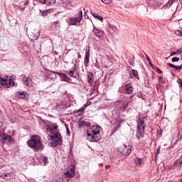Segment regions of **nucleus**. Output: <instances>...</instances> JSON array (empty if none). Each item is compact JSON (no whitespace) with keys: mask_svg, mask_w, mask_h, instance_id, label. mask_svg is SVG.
Returning <instances> with one entry per match:
<instances>
[{"mask_svg":"<svg viewBox=\"0 0 182 182\" xmlns=\"http://www.w3.org/2000/svg\"><path fill=\"white\" fill-rule=\"evenodd\" d=\"M8 83H9V80L0 77V87H2L4 86H6L7 87H9V86L8 85L9 84Z\"/></svg>","mask_w":182,"mask_h":182,"instance_id":"16","label":"nucleus"},{"mask_svg":"<svg viewBox=\"0 0 182 182\" xmlns=\"http://www.w3.org/2000/svg\"><path fill=\"white\" fill-rule=\"evenodd\" d=\"M132 97H133V95H132V96H131V99H132Z\"/></svg>","mask_w":182,"mask_h":182,"instance_id":"52","label":"nucleus"},{"mask_svg":"<svg viewBox=\"0 0 182 182\" xmlns=\"http://www.w3.org/2000/svg\"><path fill=\"white\" fill-rule=\"evenodd\" d=\"M168 4H169V6H171V5H173V4H174L173 1H172V0H169V1H168Z\"/></svg>","mask_w":182,"mask_h":182,"instance_id":"41","label":"nucleus"},{"mask_svg":"<svg viewBox=\"0 0 182 182\" xmlns=\"http://www.w3.org/2000/svg\"><path fill=\"white\" fill-rule=\"evenodd\" d=\"M87 82H88V83L93 82V74L92 73H87Z\"/></svg>","mask_w":182,"mask_h":182,"instance_id":"21","label":"nucleus"},{"mask_svg":"<svg viewBox=\"0 0 182 182\" xmlns=\"http://www.w3.org/2000/svg\"><path fill=\"white\" fill-rule=\"evenodd\" d=\"M22 82L25 86H29V83L32 82V78L26 77V75H23L22 77Z\"/></svg>","mask_w":182,"mask_h":182,"instance_id":"15","label":"nucleus"},{"mask_svg":"<svg viewBox=\"0 0 182 182\" xmlns=\"http://www.w3.org/2000/svg\"><path fill=\"white\" fill-rule=\"evenodd\" d=\"M170 4H168V2H167L164 6V8H170L171 6H169Z\"/></svg>","mask_w":182,"mask_h":182,"instance_id":"37","label":"nucleus"},{"mask_svg":"<svg viewBox=\"0 0 182 182\" xmlns=\"http://www.w3.org/2000/svg\"><path fill=\"white\" fill-rule=\"evenodd\" d=\"M29 1L24 0L23 1H21L19 4V8L21 11H24L25 6L28 4Z\"/></svg>","mask_w":182,"mask_h":182,"instance_id":"18","label":"nucleus"},{"mask_svg":"<svg viewBox=\"0 0 182 182\" xmlns=\"http://www.w3.org/2000/svg\"><path fill=\"white\" fill-rule=\"evenodd\" d=\"M65 176L68 178L75 177L76 176V172L75 171V168H67Z\"/></svg>","mask_w":182,"mask_h":182,"instance_id":"8","label":"nucleus"},{"mask_svg":"<svg viewBox=\"0 0 182 182\" xmlns=\"http://www.w3.org/2000/svg\"><path fill=\"white\" fill-rule=\"evenodd\" d=\"M56 74L58 75V76H60L63 82H70V80H72L69 77H68L63 73H56Z\"/></svg>","mask_w":182,"mask_h":182,"instance_id":"10","label":"nucleus"},{"mask_svg":"<svg viewBox=\"0 0 182 182\" xmlns=\"http://www.w3.org/2000/svg\"><path fill=\"white\" fill-rule=\"evenodd\" d=\"M2 177L4 180H12L15 178V174L12 173H5L2 174Z\"/></svg>","mask_w":182,"mask_h":182,"instance_id":"13","label":"nucleus"},{"mask_svg":"<svg viewBox=\"0 0 182 182\" xmlns=\"http://www.w3.org/2000/svg\"><path fill=\"white\" fill-rule=\"evenodd\" d=\"M90 105H92V102H86L83 107L78 109L75 113H84L85 112V109H86V107H87L88 106H90Z\"/></svg>","mask_w":182,"mask_h":182,"instance_id":"17","label":"nucleus"},{"mask_svg":"<svg viewBox=\"0 0 182 182\" xmlns=\"http://www.w3.org/2000/svg\"><path fill=\"white\" fill-rule=\"evenodd\" d=\"M161 79H163V77H159V80H161Z\"/></svg>","mask_w":182,"mask_h":182,"instance_id":"50","label":"nucleus"},{"mask_svg":"<svg viewBox=\"0 0 182 182\" xmlns=\"http://www.w3.org/2000/svg\"><path fill=\"white\" fill-rule=\"evenodd\" d=\"M81 126H86L87 127H90V123L87 122L82 121Z\"/></svg>","mask_w":182,"mask_h":182,"instance_id":"27","label":"nucleus"},{"mask_svg":"<svg viewBox=\"0 0 182 182\" xmlns=\"http://www.w3.org/2000/svg\"><path fill=\"white\" fill-rule=\"evenodd\" d=\"M129 64L132 65V66H134V60H132L129 61Z\"/></svg>","mask_w":182,"mask_h":182,"instance_id":"39","label":"nucleus"},{"mask_svg":"<svg viewBox=\"0 0 182 182\" xmlns=\"http://www.w3.org/2000/svg\"><path fill=\"white\" fill-rule=\"evenodd\" d=\"M28 147H31L33 151H42L43 150V144L41 141V136L39 135L34 134L27 141Z\"/></svg>","mask_w":182,"mask_h":182,"instance_id":"3","label":"nucleus"},{"mask_svg":"<svg viewBox=\"0 0 182 182\" xmlns=\"http://www.w3.org/2000/svg\"><path fill=\"white\" fill-rule=\"evenodd\" d=\"M118 153H120V154L123 156H129L130 153H132V146L126 144H122L117 149Z\"/></svg>","mask_w":182,"mask_h":182,"instance_id":"6","label":"nucleus"},{"mask_svg":"<svg viewBox=\"0 0 182 182\" xmlns=\"http://www.w3.org/2000/svg\"><path fill=\"white\" fill-rule=\"evenodd\" d=\"M146 60H148V62H150V58H149V57L146 58Z\"/></svg>","mask_w":182,"mask_h":182,"instance_id":"47","label":"nucleus"},{"mask_svg":"<svg viewBox=\"0 0 182 182\" xmlns=\"http://www.w3.org/2000/svg\"><path fill=\"white\" fill-rule=\"evenodd\" d=\"M175 69H176V70H181L182 65H176Z\"/></svg>","mask_w":182,"mask_h":182,"instance_id":"34","label":"nucleus"},{"mask_svg":"<svg viewBox=\"0 0 182 182\" xmlns=\"http://www.w3.org/2000/svg\"><path fill=\"white\" fill-rule=\"evenodd\" d=\"M36 1V2H40V4H45L46 2V0H33Z\"/></svg>","mask_w":182,"mask_h":182,"instance_id":"36","label":"nucleus"},{"mask_svg":"<svg viewBox=\"0 0 182 182\" xmlns=\"http://www.w3.org/2000/svg\"><path fill=\"white\" fill-rule=\"evenodd\" d=\"M132 75L134 77H136V79L139 80V72H137V70H132Z\"/></svg>","mask_w":182,"mask_h":182,"instance_id":"26","label":"nucleus"},{"mask_svg":"<svg viewBox=\"0 0 182 182\" xmlns=\"http://www.w3.org/2000/svg\"><path fill=\"white\" fill-rule=\"evenodd\" d=\"M17 95L19 99H26L28 93L26 92H17Z\"/></svg>","mask_w":182,"mask_h":182,"instance_id":"19","label":"nucleus"},{"mask_svg":"<svg viewBox=\"0 0 182 182\" xmlns=\"http://www.w3.org/2000/svg\"><path fill=\"white\" fill-rule=\"evenodd\" d=\"M100 130H102V127L97 125H93L87 128V140H89L92 143L99 141L102 139Z\"/></svg>","mask_w":182,"mask_h":182,"instance_id":"2","label":"nucleus"},{"mask_svg":"<svg viewBox=\"0 0 182 182\" xmlns=\"http://www.w3.org/2000/svg\"><path fill=\"white\" fill-rule=\"evenodd\" d=\"M149 63L151 66H153V64L151 63V62L149 61Z\"/></svg>","mask_w":182,"mask_h":182,"instance_id":"46","label":"nucleus"},{"mask_svg":"<svg viewBox=\"0 0 182 182\" xmlns=\"http://www.w3.org/2000/svg\"><path fill=\"white\" fill-rule=\"evenodd\" d=\"M156 70L159 74L162 73V71L159 68H156Z\"/></svg>","mask_w":182,"mask_h":182,"instance_id":"44","label":"nucleus"},{"mask_svg":"<svg viewBox=\"0 0 182 182\" xmlns=\"http://www.w3.org/2000/svg\"><path fill=\"white\" fill-rule=\"evenodd\" d=\"M46 5H53V4H56V0H46V2L44 3Z\"/></svg>","mask_w":182,"mask_h":182,"instance_id":"24","label":"nucleus"},{"mask_svg":"<svg viewBox=\"0 0 182 182\" xmlns=\"http://www.w3.org/2000/svg\"><path fill=\"white\" fill-rule=\"evenodd\" d=\"M1 141L2 143H6L7 144H14L15 139H14L11 135L4 134L2 135Z\"/></svg>","mask_w":182,"mask_h":182,"instance_id":"7","label":"nucleus"},{"mask_svg":"<svg viewBox=\"0 0 182 182\" xmlns=\"http://www.w3.org/2000/svg\"><path fill=\"white\" fill-rule=\"evenodd\" d=\"M179 2L182 5V0H179Z\"/></svg>","mask_w":182,"mask_h":182,"instance_id":"48","label":"nucleus"},{"mask_svg":"<svg viewBox=\"0 0 182 182\" xmlns=\"http://www.w3.org/2000/svg\"><path fill=\"white\" fill-rule=\"evenodd\" d=\"M173 166H182V158H179L178 159H176V161L173 164Z\"/></svg>","mask_w":182,"mask_h":182,"instance_id":"23","label":"nucleus"},{"mask_svg":"<svg viewBox=\"0 0 182 182\" xmlns=\"http://www.w3.org/2000/svg\"><path fill=\"white\" fill-rule=\"evenodd\" d=\"M84 18H87V19L89 18V16H87V12L86 11L84 13Z\"/></svg>","mask_w":182,"mask_h":182,"instance_id":"40","label":"nucleus"},{"mask_svg":"<svg viewBox=\"0 0 182 182\" xmlns=\"http://www.w3.org/2000/svg\"><path fill=\"white\" fill-rule=\"evenodd\" d=\"M144 129H146L144 118L138 119L136 137L139 140L144 137Z\"/></svg>","mask_w":182,"mask_h":182,"instance_id":"4","label":"nucleus"},{"mask_svg":"<svg viewBox=\"0 0 182 182\" xmlns=\"http://www.w3.org/2000/svg\"><path fill=\"white\" fill-rule=\"evenodd\" d=\"M136 96H137V97H139L140 99L141 97H143V94L139 93Z\"/></svg>","mask_w":182,"mask_h":182,"instance_id":"42","label":"nucleus"},{"mask_svg":"<svg viewBox=\"0 0 182 182\" xmlns=\"http://www.w3.org/2000/svg\"><path fill=\"white\" fill-rule=\"evenodd\" d=\"M59 126L56 123L46 125L47 132H50L49 137L52 139L51 146L52 147H56L58 144H62V136L58 129Z\"/></svg>","mask_w":182,"mask_h":182,"instance_id":"1","label":"nucleus"},{"mask_svg":"<svg viewBox=\"0 0 182 182\" xmlns=\"http://www.w3.org/2000/svg\"><path fill=\"white\" fill-rule=\"evenodd\" d=\"M101 1L106 5H109V4H112V0H101Z\"/></svg>","mask_w":182,"mask_h":182,"instance_id":"28","label":"nucleus"},{"mask_svg":"<svg viewBox=\"0 0 182 182\" xmlns=\"http://www.w3.org/2000/svg\"><path fill=\"white\" fill-rule=\"evenodd\" d=\"M92 33H94V35L97 38H102V36H103V31L97 29L96 27H94Z\"/></svg>","mask_w":182,"mask_h":182,"instance_id":"14","label":"nucleus"},{"mask_svg":"<svg viewBox=\"0 0 182 182\" xmlns=\"http://www.w3.org/2000/svg\"><path fill=\"white\" fill-rule=\"evenodd\" d=\"M167 65L169 66V68H174V69H176V65H174L173 64L168 63Z\"/></svg>","mask_w":182,"mask_h":182,"instance_id":"35","label":"nucleus"},{"mask_svg":"<svg viewBox=\"0 0 182 182\" xmlns=\"http://www.w3.org/2000/svg\"><path fill=\"white\" fill-rule=\"evenodd\" d=\"M50 12H52V10H50V9L44 10V11L42 12V16H46L48 14H50Z\"/></svg>","mask_w":182,"mask_h":182,"instance_id":"25","label":"nucleus"},{"mask_svg":"<svg viewBox=\"0 0 182 182\" xmlns=\"http://www.w3.org/2000/svg\"><path fill=\"white\" fill-rule=\"evenodd\" d=\"M175 35H176V36H182V33L179 30H176L175 31Z\"/></svg>","mask_w":182,"mask_h":182,"instance_id":"29","label":"nucleus"},{"mask_svg":"<svg viewBox=\"0 0 182 182\" xmlns=\"http://www.w3.org/2000/svg\"><path fill=\"white\" fill-rule=\"evenodd\" d=\"M65 127L68 136H70V130L69 129V127H68V124H65Z\"/></svg>","mask_w":182,"mask_h":182,"instance_id":"33","label":"nucleus"},{"mask_svg":"<svg viewBox=\"0 0 182 182\" xmlns=\"http://www.w3.org/2000/svg\"><path fill=\"white\" fill-rule=\"evenodd\" d=\"M91 14L92 16H94V18H97V19H98L99 21H101V22H103V17H102V16L93 12H91Z\"/></svg>","mask_w":182,"mask_h":182,"instance_id":"20","label":"nucleus"},{"mask_svg":"<svg viewBox=\"0 0 182 182\" xmlns=\"http://www.w3.org/2000/svg\"><path fill=\"white\" fill-rule=\"evenodd\" d=\"M11 82H12V80H10L9 86H11Z\"/></svg>","mask_w":182,"mask_h":182,"instance_id":"49","label":"nucleus"},{"mask_svg":"<svg viewBox=\"0 0 182 182\" xmlns=\"http://www.w3.org/2000/svg\"><path fill=\"white\" fill-rule=\"evenodd\" d=\"M120 126H122V124L120 122L118 123L117 126L114 129V132H117L120 129Z\"/></svg>","mask_w":182,"mask_h":182,"instance_id":"31","label":"nucleus"},{"mask_svg":"<svg viewBox=\"0 0 182 182\" xmlns=\"http://www.w3.org/2000/svg\"><path fill=\"white\" fill-rule=\"evenodd\" d=\"M125 91L127 95H133V86L131 83L125 85Z\"/></svg>","mask_w":182,"mask_h":182,"instance_id":"12","label":"nucleus"},{"mask_svg":"<svg viewBox=\"0 0 182 182\" xmlns=\"http://www.w3.org/2000/svg\"><path fill=\"white\" fill-rule=\"evenodd\" d=\"M67 74H68L70 77H75L76 78V76H77L76 65H74L73 68L70 69L69 70H68Z\"/></svg>","mask_w":182,"mask_h":182,"instance_id":"11","label":"nucleus"},{"mask_svg":"<svg viewBox=\"0 0 182 182\" xmlns=\"http://www.w3.org/2000/svg\"><path fill=\"white\" fill-rule=\"evenodd\" d=\"M78 58H80V55L79 54Z\"/></svg>","mask_w":182,"mask_h":182,"instance_id":"51","label":"nucleus"},{"mask_svg":"<svg viewBox=\"0 0 182 182\" xmlns=\"http://www.w3.org/2000/svg\"><path fill=\"white\" fill-rule=\"evenodd\" d=\"M178 60H180V58L178 57H174L171 59V62L174 63V62H178Z\"/></svg>","mask_w":182,"mask_h":182,"instance_id":"30","label":"nucleus"},{"mask_svg":"<svg viewBox=\"0 0 182 182\" xmlns=\"http://www.w3.org/2000/svg\"><path fill=\"white\" fill-rule=\"evenodd\" d=\"M89 58H90V51L88 50H87L85 51V58H84V66H85V68H87V66H89V63L90 62V60H89Z\"/></svg>","mask_w":182,"mask_h":182,"instance_id":"9","label":"nucleus"},{"mask_svg":"<svg viewBox=\"0 0 182 182\" xmlns=\"http://www.w3.org/2000/svg\"><path fill=\"white\" fill-rule=\"evenodd\" d=\"M176 52H173L172 53H171V56H173V55H176Z\"/></svg>","mask_w":182,"mask_h":182,"instance_id":"45","label":"nucleus"},{"mask_svg":"<svg viewBox=\"0 0 182 182\" xmlns=\"http://www.w3.org/2000/svg\"><path fill=\"white\" fill-rule=\"evenodd\" d=\"M157 154H160V148L157 149L156 154L155 156H157Z\"/></svg>","mask_w":182,"mask_h":182,"instance_id":"43","label":"nucleus"},{"mask_svg":"<svg viewBox=\"0 0 182 182\" xmlns=\"http://www.w3.org/2000/svg\"><path fill=\"white\" fill-rule=\"evenodd\" d=\"M48 156H44V157L43 158V163H44L45 164H48Z\"/></svg>","mask_w":182,"mask_h":182,"instance_id":"32","label":"nucleus"},{"mask_svg":"<svg viewBox=\"0 0 182 182\" xmlns=\"http://www.w3.org/2000/svg\"><path fill=\"white\" fill-rule=\"evenodd\" d=\"M134 163L136 166H141V164L143 163V159L140 158H136L134 160Z\"/></svg>","mask_w":182,"mask_h":182,"instance_id":"22","label":"nucleus"},{"mask_svg":"<svg viewBox=\"0 0 182 182\" xmlns=\"http://www.w3.org/2000/svg\"><path fill=\"white\" fill-rule=\"evenodd\" d=\"M82 18H83V12L80 11L76 14L75 18L68 17L66 20L67 23H68V25H76V23H80Z\"/></svg>","mask_w":182,"mask_h":182,"instance_id":"5","label":"nucleus"},{"mask_svg":"<svg viewBox=\"0 0 182 182\" xmlns=\"http://www.w3.org/2000/svg\"><path fill=\"white\" fill-rule=\"evenodd\" d=\"M38 39H39V34H38L33 38V41H38Z\"/></svg>","mask_w":182,"mask_h":182,"instance_id":"38","label":"nucleus"}]
</instances>
